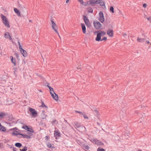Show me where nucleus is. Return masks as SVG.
Masks as SVG:
<instances>
[{
    "instance_id": "1",
    "label": "nucleus",
    "mask_w": 151,
    "mask_h": 151,
    "mask_svg": "<svg viewBox=\"0 0 151 151\" xmlns=\"http://www.w3.org/2000/svg\"><path fill=\"white\" fill-rule=\"evenodd\" d=\"M1 19L3 20V22L4 25L8 28H9L10 26L9 25V22L8 20L6 17L3 15L2 14L1 15Z\"/></svg>"
},
{
    "instance_id": "2",
    "label": "nucleus",
    "mask_w": 151,
    "mask_h": 151,
    "mask_svg": "<svg viewBox=\"0 0 151 151\" xmlns=\"http://www.w3.org/2000/svg\"><path fill=\"white\" fill-rule=\"evenodd\" d=\"M93 6H95V4H99L101 6H105V3L103 0H93Z\"/></svg>"
},
{
    "instance_id": "3",
    "label": "nucleus",
    "mask_w": 151,
    "mask_h": 151,
    "mask_svg": "<svg viewBox=\"0 0 151 151\" xmlns=\"http://www.w3.org/2000/svg\"><path fill=\"white\" fill-rule=\"evenodd\" d=\"M95 32L97 33V37L96 38H97V39H98L99 40H100L101 36L106 34V33L104 31H96Z\"/></svg>"
},
{
    "instance_id": "4",
    "label": "nucleus",
    "mask_w": 151,
    "mask_h": 151,
    "mask_svg": "<svg viewBox=\"0 0 151 151\" xmlns=\"http://www.w3.org/2000/svg\"><path fill=\"white\" fill-rule=\"evenodd\" d=\"M51 22L52 23V27L53 29L58 35L59 37H60L59 35V33L57 31V27L56 26V24L52 20H51Z\"/></svg>"
},
{
    "instance_id": "5",
    "label": "nucleus",
    "mask_w": 151,
    "mask_h": 151,
    "mask_svg": "<svg viewBox=\"0 0 151 151\" xmlns=\"http://www.w3.org/2000/svg\"><path fill=\"white\" fill-rule=\"evenodd\" d=\"M83 19L86 26L89 27H91V25L89 20L86 15H84L83 16Z\"/></svg>"
},
{
    "instance_id": "6",
    "label": "nucleus",
    "mask_w": 151,
    "mask_h": 151,
    "mask_svg": "<svg viewBox=\"0 0 151 151\" xmlns=\"http://www.w3.org/2000/svg\"><path fill=\"white\" fill-rule=\"evenodd\" d=\"M99 20L101 22L103 23L104 20V18L103 12L100 11L99 13Z\"/></svg>"
},
{
    "instance_id": "7",
    "label": "nucleus",
    "mask_w": 151,
    "mask_h": 151,
    "mask_svg": "<svg viewBox=\"0 0 151 151\" xmlns=\"http://www.w3.org/2000/svg\"><path fill=\"white\" fill-rule=\"evenodd\" d=\"M93 25L96 29H99L102 26L100 23L98 21H94L93 22Z\"/></svg>"
},
{
    "instance_id": "8",
    "label": "nucleus",
    "mask_w": 151,
    "mask_h": 151,
    "mask_svg": "<svg viewBox=\"0 0 151 151\" xmlns=\"http://www.w3.org/2000/svg\"><path fill=\"white\" fill-rule=\"evenodd\" d=\"M82 4L85 6H86L88 5H91V6H93V0H90L87 2H84V3Z\"/></svg>"
},
{
    "instance_id": "9",
    "label": "nucleus",
    "mask_w": 151,
    "mask_h": 151,
    "mask_svg": "<svg viewBox=\"0 0 151 151\" xmlns=\"http://www.w3.org/2000/svg\"><path fill=\"white\" fill-rule=\"evenodd\" d=\"M22 128L26 130H27L28 132H29L32 133L34 132V131L33 130L32 128H29L26 125L23 126L22 127Z\"/></svg>"
},
{
    "instance_id": "10",
    "label": "nucleus",
    "mask_w": 151,
    "mask_h": 151,
    "mask_svg": "<svg viewBox=\"0 0 151 151\" xmlns=\"http://www.w3.org/2000/svg\"><path fill=\"white\" fill-rule=\"evenodd\" d=\"M29 110L33 116H35L37 115V112L35 109L32 108H29Z\"/></svg>"
},
{
    "instance_id": "11",
    "label": "nucleus",
    "mask_w": 151,
    "mask_h": 151,
    "mask_svg": "<svg viewBox=\"0 0 151 151\" xmlns=\"http://www.w3.org/2000/svg\"><path fill=\"white\" fill-rule=\"evenodd\" d=\"M54 135L56 139H59V138L61 137L60 133L58 130H55L54 131Z\"/></svg>"
},
{
    "instance_id": "12",
    "label": "nucleus",
    "mask_w": 151,
    "mask_h": 151,
    "mask_svg": "<svg viewBox=\"0 0 151 151\" xmlns=\"http://www.w3.org/2000/svg\"><path fill=\"white\" fill-rule=\"evenodd\" d=\"M18 134L22 136V137L23 138H26L27 139H30L31 138V136L28 135L20 133H18Z\"/></svg>"
},
{
    "instance_id": "13",
    "label": "nucleus",
    "mask_w": 151,
    "mask_h": 151,
    "mask_svg": "<svg viewBox=\"0 0 151 151\" xmlns=\"http://www.w3.org/2000/svg\"><path fill=\"white\" fill-rule=\"evenodd\" d=\"M113 31L111 29H108L107 31V34L110 37L113 36Z\"/></svg>"
},
{
    "instance_id": "14",
    "label": "nucleus",
    "mask_w": 151,
    "mask_h": 151,
    "mask_svg": "<svg viewBox=\"0 0 151 151\" xmlns=\"http://www.w3.org/2000/svg\"><path fill=\"white\" fill-rule=\"evenodd\" d=\"M81 27L82 29L83 32L84 34L86 33V27L85 25L83 23L81 24Z\"/></svg>"
},
{
    "instance_id": "15",
    "label": "nucleus",
    "mask_w": 151,
    "mask_h": 151,
    "mask_svg": "<svg viewBox=\"0 0 151 151\" xmlns=\"http://www.w3.org/2000/svg\"><path fill=\"white\" fill-rule=\"evenodd\" d=\"M145 37V36L142 35V43L143 42V43L147 44L149 43V41L148 40H146Z\"/></svg>"
},
{
    "instance_id": "16",
    "label": "nucleus",
    "mask_w": 151,
    "mask_h": 151,
    "mask_svg": "<svg viewBox=\"0 0 151 151\" xmlns=\"http://www.w3.org/2000/svg\"><path fill=\"white\" fill-rule=\"evenodd\" d=\"M7 114L5 113L4 112L0 111V118H2L3 117L5 116Z\"/></svg>"
},
{
    "instance_id": "17",
    "label": "nucleus",
    "mask_w": 151,
    "mask_h": 151,
    "mask_svg": "<svg viewBox=\"0 0 151 151\" xmlns=\"http://www.w3.org/2000/svg\"><path fill=\"white\" fill-rule=\"evenodd\" d=\"M0 130L1 131H2L3 132H5L6 131V128L2 126L1 123H0Z\"/></svg>"
},
{
    "instance_id": "18",
    "label": "nucleus",
    "mask_w": 151,
    "mask_h": 151,
    "mask_svg": "<svg viewBox=\"0 0 151 151\" xmlns=\"http://www.w3.org/2000/svg\"><path fill=\"white\" fill-rule=\"evenodd\" d=\"M14 11L17 15L19 16H20V11L17 8H14Z\"/></svg>"
},
{
    "instance_id": "19",
    "label": "nucleus",
    "mask_w": 151,
    "mask_h": 151,
    "mask_svg": "<svg viewBox=\"0 0 151 151\" xmlns=\"http://www.w3.org/2000/svg\"><path fill=\"white\" fill-rule=\"evenodd\" d=\"M22 54V55L23 56L26 57L27 55V53L26 50L23 49V50L20 51Z\"/></svg>"
},
{
    "instance_id": "20",
    "label": "nucleus",
    "mask_w": 151,
    "mask_h": 151,
    "mask_svg": "<svg viewBox=\"0 0 151 151\" xmlns=\"http://www.w3.org/2000/svg\"><path fill=\"white\" fill-rule=\"evenodd\" d=\"M88 12V13H93V10L92 8L90 7L89 6L87 8Z\"/></svg>"
},
{
    "instance_id": "21",
    "label": "nucleus",
    "mask_w": 151,
    "mask_h": 151,
    "mask_svg": "<svg viewBox=\"0 0 151 151\" xmlns=\"http://www.w3.org/2000/svg\"><path fill=\"white\" fill-rule=\"evenodd\" d=\"M82 147L84 150H88L89 148V146L88 145H86L85 144H83V145Z\"/></svg>"
},
{
    "instance_id": "22",
    "label": "nucleus",
    "mask_w": 151,
    "mask_h": 151,
    "mask_svg": "<svg viewBox=\"0 0 151 151\" xmlns=\"http://www.w3.org/2000/svg\"><path fill=\"white\" fill-rule=\"evenodd\" d=\"M11 60L12 62L14 64V65H16V60L15 59H14L12 56L10 57Z\"/></svg>"
},
{
    "instance_id": "23",
    "label": "nucleus",
    "mask_w": 151,
    "mask_h": 151,
    "mask_svg": "<svg viewBox=\"0 0 151 151\" xmlns=\"http://www.w3.org/2000/svg\"><path fill=\"white\" fill-rule=\"evenodd\" d=\"M75 126L77 128H79L81 127L80 124L77 122H75L74 123Z\"/></svg>"
},
{
    "instance_id": "24",
    "label": "nucleus",
    "mask_w": 151,
    "mask_h": 151,
    "mask_svg": "<svg viewBox=\"0 0 151 151\" xmlns=\"http://www.w3.org/2000/svg\"><path fill=\"white\" fill-rule=\"evenodd\" d=\"M15 146L17 147L18 148H20L22 146V145L21 143L19 142H17L15 143Z\"/></svg>"
},
{
    "instance_id": "25",
    "label": "nucleus",
    "mask_w": 151,
    "mask_h": 151,
    "mask_svg": "<svg viewBox=\"0 0 151 151\" xmlns=\"http://www.w3.org/2000/svg\"><path fill=\"white\" fill-rule=\"evenodd\" d=\"M107 40V37H104L102 39H101L100 38V40H99V39H97V38H96L95 40L97 41H102L103 40L106 41Z\"/></svg>"
},
{
    "instance_id": "26",
    "label": "nucleus",
    "mask_w": 151,
    "mask_h": 151,
    "mask_svg": "<svg viewBox=\"0 0 151 151\" xmlns=\"http://www.w3.org/2000/svg\"><path fill=\"white\" fill-rule=\"evenodd\" d=\"M55 94L54 97L53 98V99L56 101H57L58 100V95L57 94L55 93H54Z\"/></svg>"
},
{
    "instance_id": "27",
    "label": "nucleus",
    "mask_w": 151,
    "mask_h": 151,
    "mask_svg": "<svg viewBox=\"0 0 151 151\" xmlns=\"http://www.w3.org/2000/svg\"><path fill=\"white\" fill-rule=\"evenodd\" d=\"M99 141L96 139L93 140L94 143L96 145H98V143H99Z\"/></svg>"
},
{
    "instance_id": "28",
    "label": "nucleus",
    "mask_w": 151,
    "mask_h": 151,
    "mask_svg": "<svg viewBox=\"0 0 151 151\" xmlns=\"http://www.w3.org/2000/svg\"><path fill=\"white\" fill-rule=\"evenodd\" d=\"M109 10L110 12H112V13H114V8L113 6H111Z\"/></svg>"
},
{
    "instance_id": "29",
    "label": "nucleus",
    "mask_w": 151,
    "mask_h": 151,
    "mask_svg": "<svg viewBox=\"0 0 151 151\" xmlns=\"http://www.w3.org/2000/svg\"><path fill=\"white\" fill-rule=\"evenodd\" d=\"M20 151H27V147L26 146H25L24 147L23 149H20Z\"/></svg>"
},
{
    "instance_id": "30",
    "label": "nucleus",
    "mask_w": 151,
    "mask_h": 151,
    "mask_svg": "<svg viewBox=\"0 0 151 151\" xmlns=\"http://www.w3.org/2000/svg\"><path fill=\"white\" fill-rule=\"evenodd\" d=\"M42 105L41 106L42 107H45L46 108H47V107L45 105L44 103L42 101Z\"/></svg>"
},
{
    "instance_id": "31",
    "label": "nucleus",
    "mask_w": 151,
    "mask_h": 151,
    "mask_svg": "<svg viewBox=\"0 0 151 151\" xmlns=\"http://www.w3.org/2000/svg\"><path fill=\"white\" fill-rule=\"evenodd\" d=\"M19 133L18 132L16 131H14V132L12 134V135H19V134H18V133Z\"/></svg>"
},
{
    "instance_id": "32",
    "label": "nucleus",
    "mask_w": 151,
    "mask_h": 151,
    "mask_svg": "<svg viewBox=\"0 0 151 151\" xmlns=\"http://www.w3.org/2000/svg\"><path fill=\"white\" fill-rule=\"evenodd\" d=\"M97 151H105V150L103 148H101L100 147H99L97 150Z\"/></svg>"
},
{
    "instance_id": "33",
    "label": "nucleus",
    "mask_w": 151,
    "mask_h": 151,
    "mask_svg": "<svg viewBox=\"0 0 151 151\" xmlns=\"http://www.w3.org/2000/svg\"><path fill=\"white\" fill-rule=\"evenodd\" d=\"M19 7L20 10L24 8V6H22L21 4H19Z\"/></svg>"
},
{
    "instance_id": "34",
    "label": "nucleus",
    "mask_w": 151,
    "mask_h": 151,
    "mask_svg": "<svg viewBox=\"0 0 151 151\" xmlns=\"http://www.w3.org/2000/svg\"><path fill=\"white\" fill-rule=\"evenodd\" d=\"M50 91V93H55V92L53 91V88H52V89H49Z\"/></svg>"
},
{
    "instance_id": "35",
    "label": "nucleus",
    "mask_w": 151,
    "mask_h": 151,
    "mask_svg": "<svg viewBox=\"0 0 151 151\" xmlns=\"http://www.w3.org/2000/svg\"><path fill=\"white\" fill-rule=\"evenodd\" d=\"M19 47L20 51H21L23 50V49L22 48V46L20 45H19Z\"/></svg>"
},
{
    "instance_id": "36",
    "label": "nucleus",
    "mask_w": 151,
    "mask_h": 151,
    "mask_svg": "<svg viewBox=\"0 0 151 151\" xmlns=\"http://www.w3.org/2000/svg\"><path fill=\"white\" fill-rule=\"evenodd\" d=\"M75 112L76 113H77L79 114H81L82 115H83V113L82 112L79 111H76Z\"/></svg>"
},
{
    "instance_id": "37",
    "label": "nucleus",
    "mask_w": 151,
    "mask_h": 151,
    "mask_svg": "<svg viewBox=\"0 0 151 151\" xmlns=\"http://www.w3.org/2000/svg\"><path fill=\"white\" fill-rule=\"evenodd\" d=\"M47 147H48L49 148H50L51 147V144L49 143L47 145Z\"/></svg>"
},
{
    "instance_id": "38",
    "label": "nucleus",
    "mask_w": 151,
    "mask_h": 151,
    "mask_svg": "<svg viewBox=\"0 0 151 151\" xmlns=\"http://www.w3.org/2000/svg\"><path fill=\"white\" fill-rule=\"evenodd\" d=\"M98 145H104V144L103 143H102L101 142H100L99 141V143H98Z\"/></svg>"
},
{
    "instance_id": "39",
    "label": "nucleus",
    "mask_w": 151,
    "mask_h": 151,
    "mask_svg": "<svg viewBox=\"0 0 151 151\" xmlns=\"http://www.w3.org/2000/svg\"><path fill=\"white\" fill-rule=\"evenodd\" d=\"M14 55L16 56L17 58L18 59L19 57L18 54L17 53H14Z\"/></svg>"
},
{
    "instance_id": "40",
    "label": "nucleus",
    "mask_w": 151,
    "mask_h": 151,
    "mask_svg": "<svg viewBox=\"0 0 151 151\" xmlns=\"http://www.w3.org/2000/svg\"><path fill=\"white\" fill-rule=\"evenodd\" d=\"M56 120H55L53 121L52 122V123L53 125H55L56 124Z\"/></svg>"
},
{
    "instance_id": "41",
    "label": "nucleus",
    "mask_w": 151,
    "mask_h": 151,
    "mask_svg": "<svg viewBox=\"0 0 151 151\" xmlns=\"http://www.w3.org/2000/svg\"><path fill=\"white\" fill-rule=\"evenodd\" d=\"M9 36V35H8L7 34V33H5L4 34V37L5 38H8V37Z\"/></svg>"
},
{
    "instance_id": "42",
    "label": "nucleus",
    "mask_w": 151,
    "mask_h": 151,
    "mask_svg": "<svg viewBox=\"0 0 151 151\" xmlns=\"http://www.w3.org/2000/svg\"><path fill=\"white\" fill-rule=\"evenodd\" d=\"M82 115L83 116L85 119H88V117L86 115H85L84 114H83V115Z\"/></svg>"
},
{
    "instance_id": "43",
    "label": "nucleus",
    "mask_w": 151,
    "mask_h": 151,
    "mask_svg": "<svg viewBox=\"0 0 151 151\" xmlns=\"http://www.w3.org/2000/svg\"><path fill=\"white\" fill-rule=\"evenodd\" d=\"M51 95L53 99V98L54 97L55 94L54 93H51Z\"/></svg>"
},
{
    "instance_id": "44",
    "label": "nucleus",
    "mask_w": 151,
    "mask_h": 151,
    "mask_svg": "<svg viewBox=\"0 0 151 151\" xmlns=\"http://www.w3.org/2000/svg\"><path fill=\"white\" fill-rule=\"evenodd\" d=\"M51 95L53 99V98L54 97L55 94L54 93H51Z\"/></svg>"
},
{
    "instance_id": "45",
    "label": "nucleus",
    "mask_w": 151,
    "mask_h": 151,
    "mask_svg": "<svg viewBox=\"0 0 151 151\" xmlns=\"http://www.w3.org/2000/svg\"><path fill=\"white\" fill-rule=\"evenodd\" d=\"M147 4H143V6L145 8H146L147 7Z\"/></svg>"
},
{
    "instance_id": "46",
    "label": "nucleus",
    "mask_w": 151,
    "mask_h": 151,
    "mask_svg": "<svg viewBox=\"0 0 151 151\" xmlns=\"http://www.w3.org/2000/svg\"><path fill=\"white\" fill-rule=\"evenodd\" d=\"M147 20L149 21L151 23V16L149 17V18H147Z\"/></svg>"
},
{
    "instance_id": "47",
    "label": "nucleus",
    "mask_w": 151,
    "mask_h": 151,
    "mask_svg": "<svg viewBox=\"0 0 151 151\" xmlns=\"http://www.w3.org/2000/svg\"><path fill=\"white\" fill-rule=\"evenodd\" d=\"M49 83H47V87L49 88V89H52V88L49 85Z\"/></svg>"
},
{
    "instance_id": "48",
    "label": "nucleus",
    "mask_w": 151,
    "mask_h": 151,
    "mask_svg": "<svg viewBox=\"0 0 151 151\" xmlns=\"http://www.w3.org/2000/svg\"><path fill=\"white\" fill-rule=\"evenodd\" d=\"M17 127H14V128H13L12 129H10V130H17Z\"/></svg>"
},
{
    "instance_id": "49",
    "label": "nucleus",
    "mask_w": 151,
    "mask_h": 151,
    "mask_svg": "<svg viewBox=\"0 0 151 151\" xmlns=\"http://www.w3.org/2000/svg\"><path fill=\"white\" fill-rule=\"evenodd\" d=\"M78 1L80 2L81 4H82L84 3V2L83 1V0H78Z\"/></svg>"
},
{
    "instance_id": "50",
    "label": "nucleus",
    "mask_w": 151,
    "mask_h": 151,
    "mask_svg": "<svg viewBox=\"0 0 151 151\" xmlns=\"http://www.w3.org/2000/svg\"><path fill=\"white\" fill-rule=\"evenodd\" d=\"M137 40L140 42L142 41V39L141 38H138L137 39Z\"/></svg>"
},
{
    "instance_id": "51",
    "label": "nucleus",
    "mask_w": 151,
    "mask_h": 151,
    "mask_svg": "<svg viewBox=\"0 0 151 151\" xmlns=\"http://www.w3.org/2000/svg\"><path fill=\"white\" fill-rule=\"evenodd\" d=\"M6 33H7L8 34H9V39L10 40H12V37H11L10 36V35H9V33H8V32H6Z\"/></svg>"
},
{
    "instance_id": "52",
    "label": "nucleus",
    "mask_w": 151,
    "mask_h": 151,
    "mask_svg": "<svg viewBox=\"0 0 151 151\" xmlns=\"http://www.w3.org/2000/svg\"><path fill=\"white\" fill-rule=\"evenodd\" d=\"M45 139L46 141H47L48 139H49V137H48V136H46L45 137Z\"/></svg>"
},
{
    "instance_id": "53",
    "label": "nucleus",
    "mask_w": 151,
    "mask_h": 151,
    "mask_svg": "<svg viewBox=\"0 0 151 151\" xmlns=\"http://www.w3.org/2000/svg\"><path fill=\"white\" fill-rule=\"evenodd\" d=\"M144 17L145 19H147L148 18H149V17H147V15L144 14Z\"/></svg>"
},
{
    "instance_id": "54",
    "label": "nucleus",
    "mask_w": 151,
    "mask_h": 151,
    "mask_svg": "<svg viewBox=\"0 0 151 151\" xmlns=\"http://www.w3.org/2000/svg\"><path fill=\"white\" fill-rule=\"evenodd\" d=\"M94 110V111L95 112V113H96L97 114H98V112L96 110H96Z\"/></svg>"
},
{
    "instance_id": "55",
    "label": "nucleus",
    "mask_w": 151,
    "mask_h": 151,
    "mask_svg": "<svg viewBox=\"0 0 151 151\" xmlns=\"http://www.w3.org/2000/svg\"><path fill=\"white\" fill-rule=\"evenodd\" d=\"M14 69H15V70L14 71V75H15L16 74L15 73L16 72V69H17L15 68H14Z\"/></svg>"
},
{
    "instance_id": "56",
    "label": "nucleus",
    "mask_w": 151,
    "mask_h": 151,
    "mask_svg": "<svg viewBox=\"0 0 151 151\" xmlns=\"http://www.w3.org/2000/svg\"><path fill=\"white\" fill-rule=\"evenodd\" d=\"M17 149L16 148H13V151H17Z\"/></svg>"
},
{
    "instance_id": "57",
    "label": "nucleus",
    "mask_w": 151,
    "mask_h": 151,
    "mask_svg": "<svg viewBox=\"0 0 151 151\" xmlns=\"http://www.w3.org/2000/svg\"><path fill=\"white\" fill-rule=\"evenodd\" d=\"M28 134L29 135V136H31L32 135V133H28Z\"/></svg>"
},
{
    "instance_id": "58",
    "label": "nucleus",
    "mask_w": 151,
    "mask_h": 151,
    "mask_svg": "<svg viewBox=\"0 0 151 151\" xmlns=\"http://www.w3.org/2000/svg\"><path fill=\"white\" fill-rule=\"evenodd\" d=\"M123 36L124 37H125L127 36V35L126 34L124 33L123 34Z\"/></svg>"
},
{
    "instance_id": "59",
    "label": "nucleus",
    "mask_w": 151,
    "mask_h": 151,
    "mask_svg": "<svg viewBox=\"0 0 151 151\" xmlns=\"http://www.w3.org/2000/svg\"><path fill=\"white\" fill-rule=\"evenodd\" d=\"M69 0H66V3H68V2H69Z\"/></svg>"
},
{
    "instance_id": "60",
    "label": "nucleus",
    "mask_w": 151,
    "mask_h": 151,
    "mask_svg": "<svg viewBox=\"0 0 151 151\" xmlns=\"http://www.w3.org/2000/svg\"><path fill=\"white\" fill-rule=\"evenodd\" d=\"M46 115H44V117L45 118L43 117V118H42V119H44L46 117Z\"/></svg>"
},
{
    "instance_id": "61",
    "label": "nucleus",
    "mask_w": 151,
    "mask_h": 151,
    "mask_svg": "<svg viewBox=\"0 0 151 151\" xmlns=\"http://www.w3.org/2000/svg\"><path fill=\"white\" fill-rule=\"evenodd\" d=\"M18 44L19 45H20V42L19 41L18 42Z\"/></svg>"
},
{
    "instance_id": "62",
    "label": "nucleus",
    "mask_w": 151,
    "mask_h": 151,
    "mask_svg": "<svg viewBox=\"0 0 151 151\" xmlns=\"http://www.w3.org/2000/svg\"><path fill=\"white\" fill-rule=\"evenodd\" d=\"M97 124H98L99 125V126H100V123H99V122H97Z\"/></svg>"
},
{
    "instance_id": "63",
    "label": "nucleus",
    "mask_w": 151,
    "mask_h": 151,
    "mask_svg": "<svg viewBox=\"0 0 151 151\" xmlns=\"http://www.w3.org/2000/svg\"><path fill=\"white\" fill-rule=\"evenodd\" d=\"M10 148H14L13 146H11L10 147Z\"/></svg>"
},
{
    "instance_id": "64",
    "label": "nucleus",
    "mask_w": 151,
    "mask_h": 151,
    "mask_svg": "<svg viewBox=\"0 0 151 151\" xmlns=\"http://www.w3.org/2000/svg\"><path fill=\"white\" fill-rule=\"evenodd\" d=\"M29 21L30 22H32V20H29Z\"/></svg>"
}]
</instances>
